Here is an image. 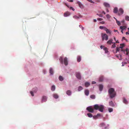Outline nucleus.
I'll return each instance as SVG.
<instances>
[{
	"label": "nucleus",
	"instance_id": "50",
	"mask_svg": "<svg viewBox=\"0 0 129 129\" xmlns=\"http://www.w3.org/2000/svg\"><path fill=\"white\" fill-rule=\"evenodd\" d=\"M96 83V82L95 81H93L92 82V84H93Z\"/></svg>",
	"mask_w": 129,
	"mask_h": 129
},
{
	"label": "nucleus",
	"instance_id": "19",
	"mask_svg": "<svg viewBox=\"0 0 129 129\" xmlns=\"http://www.w3.org/2000/svg\"><path fill=\"white\" fill-rule=\"evenodd\" d=\"M123 102L124 103H125L126 104H127L128 103L127 101L124 98H123Z\"/></svg>",
	"mask_w": 129,
	"mask_h": 129
},
{
	"label": "nucleus",
	"instance_id": "28",
	"mask_svg": "<svg viewBox=\"0 0 129 129\" xmlns=\"http://www.w3.org/2000/svg\"><path fill=\"white\" fill-rule=\"evenodd\" d=\"M120 45V46L119 47L120 48H121V49H122L123 48V47L124 46V44H121Z\"/></svg>",
	"mask_w": 129,
	"mask_h": 129
},
{
	"label": "nucleus",
	"instance_id": "26",
	"mask_svg": "<svg viewBox=\"0 0 129 129\" xmlns=\"http://www.w3.org/2000/svg\"><path fill=\"white\" fill-rule=\"evenodd\" d=\"M70 15L69 13V12H66L64 13V16L65 17H67Z\"/></svg>",
	"mask_w": 129,
	"mask_h": 129
},
{
	"label": "nucleus",
	"instance_id": "13",
	"mask_svg": "<svg viewBox=\"0 0 129 129\" xmlns=\"http://www.w3.org/2000/svg\"><path fill=\"white\" fill-rule=\"evenodd\" d=\"M99 89L100 91H102L103 88V86L102 84H100L99 85Z\"/></svg>",
	"mask_w": 129,
	"mask_h": 129
},
{
	"label": "nucleus",
	"instance_id": "38",
	"mask_svg": "<svg viewBox=\"0 0 129 129\" xmlns=\"http://www.w3.org/2000/svg\"><path fill=\"white\" fill-rule=\"evenodd\" d=\"M120 48L118 47H117L116 48V52H117L119 51L120 50Z\"/></svg>",
	"mask_w": 129,
	"mask_h": 129
},
{
	"label": "nucleus",
	"instance_id": "10",
	"mask_svg": "<svg viewBox=\"0 0 129 129\" xmlns=\"http://www.w3.org/2000/svg\"><path fill=\"white\" fill-rule=\"evenodd\" d=\"M112 41L113 40L112 39H111L107 42V44L109 45H111L112 43H114L112 42Z\"/></svg>",
	"mask_w": 129,
	"mask_h": 129
},
{
	"label": "nucleus",
	"instance_id": "16",
	"mask_svg": "<svg viewBox=\"0 0 129 129\" xmlns=\"http://www.w3.org/2000/svg\"><path fill=\"white\" fill-rule=\"evenodd\" d=\"M53 97L55 99H57L58 98V95L56 93L53 94Z\"/></svg>",
	"mask_w": 129,
	"mask_h": 129
},
{
	"label": "nucleus",
	"instance_id": "24",
	"mask_svg": "<svg viewBox=\"0 0 129 129\" xmlns=\"http://www.w3.org/2000/svg\"><path fill=\"white\" fill-rule=\"evenodd\" d=\"M33 91L34 92H36L37 90V87H35L33 88Z\"/></svg>",
	"mask_w": 129,
	"mask_h": 129
},
{
	"label": "nucleus",
	"instance_id": "49",
	"mask_svg": "<svg viewBox=\"0 0 129 129\" xmlns=\"http://www.w3.org/2000/svg\"><path fill=\"white\" fill-rule=\"evenodd\" d=\"M107 28L105 27H104L103 29H104L106 31V30H107Z\"/></svg>",
	"mask_w": 129,
	"mask_h": 129
},
{
	"label": "nucleus",
	"instance_id": "30",
	"mask_svg": "<svg viewBox=\"0 0 129 129\" xmlns=\"http://www.w3.org/2000/svg\"><path fill=\"white\" fill-rule=\"evenodd\" d=\"M88 116L89 117H91L92 116V114L90 113H88L87 114Z\"/></svg>",
	"mask_w": 129,
	"mask_h": 129
},
{
	"label": "nucleus",
	"instance_id": "31",
	"mask_svg": "<svg viewBox=\"0 0 129 129\" xmlns=\"http://www.w3.org/2000/svg\"><path fill=\"white\" fill-rule=\"evenodd\" d=\"M90 97L92 99H94L95 98V95H90Z\"/></svg>",
	"mask_w": 129,
	"mask_h": 129
},
{
	"label": "nucleus",
	"instance_id": "37",
	"mask_svg": "<svg viewBox=\"0 0 129 129\" xmlns=\"http://www.w3.org/2000/svg\"><path fill=\"white\" fill-rule=\"evenodd\" d=\"M106 16L107 18H108V19L110 18L111 17V16H110L109 15V14H107L106 15Z\"/></svg>",
	"mask_w": 129,
	"mask_h": 129
},
{
	"label": "nucleus",
	"instance_id": "41",
	"mask_svg": "<svg viewBox=\"0 0 129 129\" xmlns=\"http://www.w3.org/2000/svg\"><path fill=\"white\" fill-rule=\"evenodd\" d=\"M93 118L94 119H96L98 118V117L96 115L94 116L93 117Z\"/></svg>",
	"mask_w": 129,
	"mask_h": 129
},
{
	"label": "nucleus",
	"instance_id": "58",
	"mask_svg": "<svg viewBox=\"0 0 129 129\" xmlns=\"http://www.w3.org/2000/svg\"><path fill=\"white\" fill-rule=\"evenodd\" d=\"M102 13H103L104 14H106L105 12L104 11H103Z\"/></svg>",
	"mask_w": 129,
	"mask_h": 129
},
{
	"label": "nucleus",
	"instance_id": "20",
	"mask_svg": "<svg viewBox=\"0 0 129 129\" xmlns=\"http://www.w3.org/2000/svg\"><path fill=\"white\" fill-rule=\"evenodd\" d=\"M66 93L68 95H70L71 94V92L70 90H68L67 91Z\"/></svg>",
	"mask_w": 129,
	"mask_h": 129
},
{
	"label": "nucleus",
	"instance_id": "36",
	"mask_svg": "<svg viewBox=\"0 0 129 129\" xmlns=\"http://www.w3.org/2000/svg\"><path fill=\"white\" fill-rule=\"evenodd\" d=\"M73 18L76 19H78L79 18V17L75 15L73 16Z\"/></svg>",
	"mask_w": 129,
	"mask_h": 129
},
{
	"label": "nucleus",
	"instance_id": "60",
	"mask_svg": "<svg viewBox=\"0 0 129 129\" xmlns=\"http://www.w3.org/2000/svg\"><path fill=\"white\" fill-rule=\"evenodd\" d=\"M106 11L108 12H109V10H108V9H106Z\"/></svg>",
	"mask_w": 129,
	"mask_h": 129
},
{
	"label": "nucleus",
	"instance_id": "64",
	"mask_svg": "<svg viewBox=\"0 0 129 129\" xmlns=\"http://www.w3.org/2000/svg\"><path fill=\"white\" fill-rule=\"evenodd\" d=\"M128 52H126V54L128 55Z\"/></svg>",
	"mask_w": 129,
	"mask_h": 129
},
{
	"label": "nucleus",
	"instance_id": "18",
	"mask_svg": "<svg viewBox=\"0 0 129 129\" xmlns=\"http://www.w3.org/2000/svg\"><path fill=\"white\" fill-rule=\"evenodd\" d=\"M49 73H50V74L51 75H52L53 74V71L52 69L51 68H50V69Z\"/></svg>",
	"mask_w": 129,
	"mask_h": 129
},
{
	"label": "nucleus",
	"instance_id": "63",
	"mask_svg": "<svg viewBox=\"0 0 129 129\" xmlns=\"http://www.w3.org/2000/svg\"><path fill=\"white\" fill-rule=\"evenodd\" d=\"M100 48L101 49H102L103 48V46H100Z\"/></svg>",
	"mask_w": 129,
	"mask_h": 129
},
{
	"label": "nucleus",
	"instance_id": "55",
	"mask_svg": "<svg viewBox=\"0 0 129 129\" xmlns=\"http://www.w3.org/2000/svg\"><path fill=\"white\" fill-rule=\"evenodd\" d=\"M128 32H129V31L128 30V32H126V35H127V34L128 35V34H129V33H128Z\"/></svg>",
	"mask_w": 129,
	"mask_h": 129
},
{
	"label": "nucleus",
	"instance_id": "48",
	"mask_svg": "<svg viewBox=\"0 0 129 129\" xmlns=\"http://www.w3.org/2000/svg\"><path fill=\"white\" fill-rule=\"evenodd\" d=\"M70 9H72L73 11H74L75 10V9L72 7H70Z\"/></svg>",
	"mask_w": 129,
	"mask_h": 129
},
{
	"label": "nucleus",
	"instance_id": "9",
	"mask_svg": "<svg viewBox=\"0 0 129 129\" xmlns=\"http://www.w3.org/2000/svg\"><path fill=\"white\" fill-rule=\"evenodd\" d=\"M109 105L113 107L115 106V105L112 101H111L109 103Z\"/></svg>",
	"mask_w": 129,
	"mask_h": 129
},
{
	"label": "nucleus",
	"instance_id": "29",
	"mask_svg": "<svg viewBox=\"0 0 129 129\" xmlns=\"http://www.w3.org/2000/svg\"><path fill=\"white\" fill-rule=\"evenodd\" d=\"M103 49L105 51L106 53H107L108 52V50L107 48H103Z\"/></svg>",
	"mask_w": 129,
	"mask_h": 129
},
{
	"label": "nucleus",
	"instance_id": "32",
	"mask_svg": "<svg viewBox=\"0 0 129 129\" xmlns=\"http://www.w3.org/2000/svg\"><path fill=\"white\" fill-rule=\"evenodd\" d=\"M59 60H60V62L62 63H63V58L62 57H60V58H59Z\"/></svg>",
	"mask_w": 129,
	"mask_h": 129
},
{
	"label": "nucleus",
	"instance_id": "1",
	"mask_svg": "<svg viewBox=\"0 0 129 129\" xmlns=\"http://www.w3.org/2000/svg\"><path fill=\"white\" fill-rule=\"evenodd\" d=\"M93 109L92 108L91 106H89L87 107L86 109L89 112L91 113L93 112L94 109L96 110H98L100 111L103 112L104 109V106L102 105H99L98 104H95L93 106Z\"/></svg>",
	"mask_w": 129,
	"mask_h": 129
},
{
	"label": "nucleus",
	"instance_id": "35",
	"mask_svg": "<svg viewBox=\"0 0 129 129\" xmlns=\"http://www.w3.org/2000/svg\"><path fill=\"white\" fill-rule=\"evenodd\" d=\"M108 111L109 112H112L113 111V109L112 108H109L108 109Z\"/></svg>",
	"mask_w": 129,
	"mask_h": 129
},
{
	"label": "nucleus",
	"instance_id": "59",
	"mask_svg": "<svg viewBox=\"0 0 129 129\" xmlns=\"http://www.w3.org/2000/svg\"><path fill=\"white\" fill-rule=\"evenodd\" d=\"M93 21H94V22H96V19H94L93 20Z\"/></svg>",
	"mask_w": 129,
	"mask_h": 129
},
{
	"label": "nucleus",
	"instance_id": "57",
	"mask_svg": "<svg viewBox=\"0 0 129 129\" xmlns=\"http://www.w3.org/2000/svg\"><path fill=\"white\" fill-rule=\"evenodd\" d=\"M121 51L124 52H125V50H123V49H121Z\"/></svg>",
	"mask_w": 129,
	"mask_h": 129
},
{
	"label": "nucleus",
	"instance_id": "15",
	"mask_svg": "<svg viewBox=\"0 0 129 129\" xmlns=\"http://www.w3.org/2000/svg\"><path fill=\"white\" fill-rule=\"evenodd\" d=\"M120 28L121 29V30H123L126 29V27L125 26H121L120 27Z\"/></svg>",
	"mask_w": 129,
	"mask_h": 129
},
{
	"label": "nucleus",
	"instance_id": "11",
	"mask_svg": "<svg viewBox=\"0 0 129 129\" xmlns=\"http://www.w3.org/2000/svg\"><path fill=\"white\" fill-rule=\"evenodd\" d=\"M84 93L86 95L88 96L89 94V91L88 89H86L85 90Z\"/></svg>",
	"mask_w": 129,
	"mask_h": 129
},
{
	"label": "nucleus",
	"instance_id": "7",
	"mask_svg": "<svg viewBox=\"0 0 129 129\" xmlns=\"http://www.w3.org/2000/svg\"><path fill=\"white\" fill-rule=\"evenodd\" d=\"M104 5L105 7H106L110 8V5L109 4L107 3H104L103 4Z\"/></svg>",
	"mask_w": 129,
	"mask_h": 129
},
{
	"label": "nucleus",
	"instance_id": "51",
	"mask_svg": "<svg viewBox=\"0 0 129 129\" xmlns=\"http://www.w3.org/2000/svg\"><path fill=\"white\" fill-rule=\"evenodd\" d=\"M100 23H101V24H103L104 23V21H103L101 22H100Z\"/></svg>",
	"mask_w": 129,
	"mask_h": 129
},
{
	"label": "nucleus",
	"instance_id": "34",
	"mask_svg": "<svg viewBox=\"0 0 129 129\" xmlns=\"http://www.w3.org/2000/svg\"><path fill=\"white\" fill-rule=\"evenodd\" d=\"M125 19L126 20L129 21V17L127 16H125Z\"/></svg>",
	"mask_w": 129,
	"mask_h": 129
},
{
	"label": "nucleus",
	"instance_id": "5",
	"mask_svg": "<svg viewBox=\"0 0 129 129\" xmlns=\"http://www.w3.org/2000/svg\"><path fill=\"white\" fill-rule=\"evenodd\" d=\"M76 77L79 79H80L81 78V76L80 73L79 72L76 73Z\"/></svg>",
	"mask_w": 129,
	"mask_h": 129
},
{
	"label": "nucleus",
	"instance_id": "22",
	"mask_svg": "<svg viewBox=\"0 0 129 129\" xmlns=\"http://www.w3.org/2000/svg\"><path fill=\"white\" fill-rule=\"evenodd\" d=\"M55 90V86L54 85H52V86L51 87V90L52 91H54Z\"/></svg>",
	"mask_w": 129,
	"mask_h": 129
},
{
	"label": "nucleus",
	"instance_id": "47",
	"mask_svg": "<svg viewBox=\"0 0 129 129\" xmlns=\"http://www.w3.org/2000/svg\"><path fill=\"white\" fill-rule=\"evenodd\" d=\"M97 15H98L100 17H103V15L101 14H97Z\"/></svg>",
	"mask_w": 129,
	"mask_h": 129
},
{
	"label": "nucleus",
	"instance_id": "25",
	"mask_svg": "<svg viewBox=\"0 0 129 129\" xmlns=\"http://www.w3.org/2000/svg\"><path fill=\"white\" fill-rule=\"evenodd\" d=\"M59 80L61 81H63V77L61 76H59Z\"/></svg>",
	"mask_w": 129,
	"mask_h": 129
},
{
	"label": "nucleus",
	"instance_id": "62",
	"mask_svg": "<svg viewBox=\"0 0 129 129\" xmlns=\"http://www.w3.org/2000/svg\"><path fill=\"white\" fill-rule=\"evenodd\" d=\"M116 43H118L119 42L118 41V40L116 41Z\"/></svg>",
	"mask_w": 129,
	"mask_h": 129
},
{
	"label": "nucleus",
	"instance_id": "42",
	"mask_svg": "<svg viewBox=\"0 0 129 129\" xmlns=\"http://www.w3.org/2000/svg\"><path fill=\"white\" fill-rule=\"evenodd\" d=\"M30 93H31V95L32 96H34V94H33V91H31L30 92Z\"/></svg>",
	"mask_w": 129,
	"mask_h": 129
},
{
	"label": "nucleus",
	"instance_id": "45",
	"mask_svg": "<svg viewBox=\"0 0 129 129\" xmlns=\"http://www.w3.org/2000/svg\"><path fill=\"white\" fill-rule=\"evenodd\" d=\"M101 125L102 126H104L105 125V124L104 123H102L101 124Z\"/></svg>",
	"mask_w": 129,
	"mask_h": 129
},
{
	"label": "nucleus",
	"instance_id": "56",
	"mask_svg": "<svg viewBox=\"0 0 129 129\" xmlns=\"http://www.w3.org/2000/svg\"><path fill=\"white\" fill-rule=\"evenodd\" d=\"M126 52H128V49L127 48H126V50H125Z\"/></svg>",
	"mask_w": 129,
	"mask_h": 129
},
{
	"label": "nucleus",
	"instance_id": "39",
	"mask_svg": "<svg viewBox=\"0 0 129 129\" xmlns=\"http://www.w3.org/2000/svg\"><path fill=\"white\" fill-rule=\"evenodd\" d=\"M114 44H113L112 46V48H114L116 47V46L115 45V43H114Z\"/></svg>",
	"mask_w": 129,
	"mask_h": 129
},
{
	"label": "nucleus",
	"instance_id": "14",
	"mask_svg": "<svg viewBox=\"0 0 129 129\" xmlns=\"http://www.w3.org/2000/svg\"><path fill=\"white\" fill-rule=\"evenodd\" d=\"M47 98L45 96H43V97L42 101H43L45 102L47 100Z\"/></svg>",
	"mask_w": 129,
	"mask_h": 129
},
{
	"label": "nucleus",
	"instance_id": "12",
	"mask_svg": "<svg viewBox=\"0 0 129 129\" xmlns=\"http://www.w3.org/2000/svg\"><path fill=\"white\" fill-rule=\"evenodd\" d=\"M118 12V8L117 7L115 8L113 10V12L115 13H116Z\"/></svg>",
	"mask_w": 129,
	"mask_h": 129
},
{
	"label": "nucleus",
	"instance_id": "33",
	"mask_svg": "<svg viewBox=\"0 0 129 129\" xmlns=\"http://www.w3.org/2000/svg\"><path fill=\"white\" fill-rule=\"evenodd\" d=\"M82 89H83V88L82 86H79L78 88V90L79 91H80L81 90H82Z\"/></svg>",
	"mask_w": 129,
	"mask_h": 129
},
{
	"label": "nucleus",
	"instance_id": "3",
	"mask_svg": "<svg viewBox=\"0 0 129 129\" xmlns=\"http://www.w3.org/2000/svg\"><path fill=\"white\" fill-rule=\"evenodd\" d=\"M102 37L103 40H106L107 41L108 39V36L106 34H102Z\"/></svg>",
	"mask_w": 129,
	"mask_h": 129
},
{
	"label": "nucleus",
	"instance_id": "52",
	"mask_svg": "<svg viewBox=\"0 0 129 129\" xmlns=\"http://www.w3.org/2000/svg\"><path fill=\"white\" fill-rule=\"evenodd\" d=\"M96 115L98 117V116H100V114H98Z\"/></svg>",
	"mask_w": 129,
	"mask_h": 129
},
{
	"label": "nucleus",
	"instance_id": "54",
	"mask_svg": "<svg viewBox=\"0 0 129 129\" xmlns=\"http://www.w3.org/2000/svg\"><path fill=\"white\" fill-rule=\"evenodd\" d=\"M114 32H117L118 33H119L118 32V30H117L114 29Z\"/></svg>",
	"mask_w": 129,
	"mask_h": 129
},
{
	"label": "nucleus",
	"instance_id": "43",
	"mask_svg": "<svg viewBox=\"0 0 129 129\" xmlns=\"http://www.w3.org/2000/svg\"><path fill=\"white\" fill-rule=\"evenodd\" d=\"M87 1H88L89 2H90L91 3H94V2L92 1L91 0H87Z\"/></svg>",
	"mask_w": 129,
	"mask_h": 129
},
{
	"label": "nucleus",
	"instance_id": "61",
	"mask_svg": "<svg viewBox=\"0 0 129 129\" xmlns=\"http://www.w3.org/2000/svg\"><path fill=\"white\" fill-rule=\"evenodd\" d=\"M124 20H122L121 21V22H122L123 23H124Z\"/></svg>",
	"mask_w": 129,
	"mask_h": 129
},
{
	"label": "nucleus",
	"instance_id": "6",
	"mask_svg": "<svg viewBox=\"0 0 129 129\" xmlns=\"http://www.w3.org/2000/svg\"><path fill=\"white\" fill-rule=\"evenodd\" d=\"M64 62L65 66H67L68 65V62L67 58L66 57H65L64 58Z\"/></svg>",
	"mask_w": 129,
	"mask_h": 129
},
{
	"label": "nucleus",
	"instance_id": "4",
	"mask_svg": "<svg viewBox=\"0 0 129 129\" xmlns=\"http://www.w3.org/2000/svg\"><path fill=\"white\" fill-rule=\"evenodd\" d=\"M123 10L122 8H120L118 12V15H120L122 14L123 13Z\"/></svg>",
	"mask_w": 129,
	"mask_h": 129
},
{
	"label": "nucleus",
	"instance_id": "17",
	"mask_svg": "<svg viewBox=\"0 0 129 129\" xmlns=\"http://www.w3.org/2000/svg\"><path fill=\"white\" fill-rule=\"evenodd\" d=\"M90 85V83L88 82H86L85 83V85L86 87H87L89 86Z\"/></svg>",
	"mask_w": 129,
	"mask_h": 129
},
{
	"label": "nucleus",
	"instance_id": "44",
	"mask_svg": "<svg viewBox=\"0 0 129 129\" xmlns=\"http://www.w3.org/2000/svg\"><path fill=\"white\" fill-rule=\"evenodd\" d=\"M97 19L99 21H102L103 20V19L101 18H98Z\"/></svg>",
	"mask_w": 129,
	"mask_h": 129
},
{
	"label": "nucleus",
	"instance_id": "23",
	"mask_svg": "<svg viewBox=\"0 0 129 129\" xmlns=\"http://www.w3.org/2000/svg\"><path fill=\"white\" fill-rule=\"evenodd\" d=\"M103 76H102L100 77L99 79V81L100 82H102L103 81Z\"/></svg>",
	"mask_w": 129,
	"mask_h": 129
},
{
	"label": "nucleus",
	"instance_id": "27",
	"mask_svg": "<svg viewBox=\"0 0 129 129\" xmlns=\"http://www.w3.org/2000/svg\"><path fill=\"white\" fill-rule=\"evenodd\" d=\"M81 60V58L80 56H78L77 58V61L78 62H79Z\"/></svg>",
	"mask_w": 129,
	"mask_h": 129
},
{
	"label": "nucleus",
	"instance_id": "53",
	"mask_svg": "<svg viewBox=\"0 0 129 129\" xmlns=\"http://www.w3.org/2000/svg\"><path fill=\"white\" fill-rule=\"evenodd\" d=\"M122 40L124 39V40H126V41L127 40L126 39H125V38L124 37H122Z\"/></svg>",
	"mask_w": 129,
	"mask_h": 129
},
{
	"label": "nucleus",
	"instance_id": "8",
	"mask_svg": "<svg viewBox=\"0 0 129 129\" xmlns=\"http://www.w3.org/2000/svg\"><path fill=\"white\" fill-rule=\"evenodd\" d=\"M77 3L78 4L79 7L81 8H83V6L82 5L81 3L80 2H77Z\"/></svg>",
	"mask_w": 129,
	"mask_h": 129
},
{
	"label": "nucleus",
	"instance_id": "40",
	"mask_svg": "<svg viewBox=\"0 0 129 129\" xmlns=\"http://www.w3.org/2000/svg\"><path fill=\"white\" fill-rule=\"evenodd\" d=\"M116 23L118 25H120V23L119 21H117L116 22Z\"/></svg>",
	"mask_w": 129,
	"mask_h": 129
},
{
	"label": "nucleus",
	"instance_id": "2",
	"mask_svg": "<svg viewBox=\"0 0 129 129\" xmlns=\"http://www.w3.org/2000/svg\"><path fill=\"white\" fill-rule=\"evenodd\" d=\"M108 92L110 95V98L112 99L115 96L116 92L113 88H110L108 90Z\"/></svg>",
	"mask_w": 129,
	"mask_h": 129
},
{
	"label": "nucleus",
	"instance_id": "46",
	"mask_svg": "<svg viewBox=\"0 0 129 129\" xmlns=\"http://www.w3.org/2000/svg\"><path fill=\"white\" fill-rule=\"evenodd\" d=\"M104 27L102 26H100V28L101 29H103Z\"/></svg>",
	"mask_w": 129,
	"mask_h": 129
},
{
	"label": "nucleus",
	"instance_id": "21",
	"mask_svg": "<svg viewBox=\"0 0 129 129\" xmlns=\"http://www.w3.org/2000/svg\"><path fill=\"white\" fill-rule=\"evenodd\" d=\"M107 34H111V31L109 29H107L106 31Z\"/></svg>",
	"mask_w": 129,
	"mask_h": 129
}]
</instances>
